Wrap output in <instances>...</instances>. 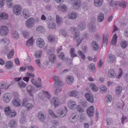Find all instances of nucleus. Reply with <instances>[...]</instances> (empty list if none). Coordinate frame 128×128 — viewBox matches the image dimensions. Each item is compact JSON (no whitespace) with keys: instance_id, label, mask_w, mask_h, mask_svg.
Listing matches in <instances>:
<instances>
[{"instance_id":"nucleus-12","label":"nucleus","mask_w":128,"mask_h":128,"mask_svg":"<svg viewBox=\"0 0 128 128\" xmlns=\"http://www.w3.org/2000/svg\"><path fill=\"white\" fill-rule=\"evenodd\" d=\"M36 42L38 46L40 48H42L44 46V40L42 38H38Z\"/></svg>"},{"instance_id":"nucleus-14","label":"nucleus","mask_w":128,"mask_h":128,"mask_svg":"<svg viewBox=\"0 0 128 128\" xmlns=\"http://www.w3.org/2000/svg\"><path fill=\"white\" fill-rule=\"evenodd\" d=\"M9 85L4 82H2L0 84V95L1 93L2 90H6L10 86Z\"/></svg>"},{"instance_id":"nucleus-46","label":"nucleus","mask_w":128,"mask_h":128,"mask_svg":"<svg viewBox=\"0 0 128 128\" xmlns=\"http://www.w3.org/2000/svg\"><path fill=\"white\" fill-rule=\"evenodd\" d=\"M42 52L41 50L36 51L34 55L35 58H40L42 55Z\"/></svg>"},{"instance_id":"nucleus-49","label":"nucleus","mask_w":128,"mask_h":128,"mask_svg":"<svg viewBox=\"0 0 128 128\" xmlns=\"http://www.w3.org/2000/svg\"><path fill=\"white\" fill-rule=\"evenodd\" d=\"M6 4L8 8H10L12 7L13 4L12 2V0H6Z\"/></svg>"},{"instance_id":"nucleus-59","label":"nucleus","mask_w":128,"mask_h":128,"mask_svg":"<svg viewBox=\"0 0 128 128\" xmlns=\"http://www.w3.org/2000/svg\"><path fill=\"white\" fill-rule=\"evenodd\" d=\"M59 58L62 60H64L65 58L64 55L62 52H60L58 56Z\"/></svg>"},{"instance_id":"nucleus-24","label":"nucleus","mask_w":128,"mask_h":128,"mask_svg":"<svg viewBox=\"0 0 128 128\" xmlns=\"http://www.w3.org/2000/svg\"><path fill=\"white\" fill-rule=\"evenodd\" d=\"M103 0H94V4L97 7H101L103 3Z\"/></svg>"},{"instance_id":"nucleus-25","label":"nucleus","mask_w":128,"mask_h":128,"mask_svg":"<svg viewBox=\"0 0 128 128\" xmlns=\"http://www.w3.org/2000/svg\"><path fill=\"white\" fill-rule=\"evenodd\" d=\"M9 42L8 39L5 37L0 40V43L2 45H8Z\"/></svg>"},{"instance_id":"nucleus-51","label":"nucleus","mask_w":128,"mask_h":128,"mask_svg":"<svg viewBox=\"0 0 128 128\" xmlns=\"http://www.w3.org/2000/svg\"><path fill=\"white\" fill-rule=\"evenodd\" d=\"M78 94V92L75 90L72 91L68 94V95L71 96L76 97Z\"/></svg>"},{"instance_id":"nucleus-53","label":"nucleus","mask_w":128,"mask_h":128,"mask_svg":"<svg viewBox=\"0 0 128 128\" xmlns=\"http://www.w3.org/2000/svg\"><path fill=\"white\" fill-rule=\"evenodd\" d=\"M89 69L91 72H93L95 70V67L94 64H90L89 66Z\"/></svg>"},{"instance_id":"nucleus-26","label":"nucleus","mask_w":128,"mask_h":128,"mask_svg":"<svg viewBox=\"0 0 128 128\" xmlns=\"http://www.w3.org/2000/svg\"><path fill=\"white\" fill-rule=\"evenodd\" d=\"M27 90L30 95L32 96H33L32 94L34 92V88L31 85H29L27 87Z\"/></svg>"},{"instance_id":"nucleus-43","label":"nucleus","mask_w":128,"mask_h":128,"mask_svg":"<svg viewBox=\"0 0 128 128\" xmlns=\"http://www.w3.org/2000/svg\"><path fill=\"white\" fill-rule=\"evenodd\" d=\"M127 42L124 40H122L120 43V45L122 48H125L128 46Z\"/></svg>"},{"instance_id":"nucleus-3","label":"nucleus","mask_w":128,"mask_h":128,"mask_svg":"<svg viewBox=\"0 0 128 128\" xmlns=\"http://www.w3.org/2000/svg\"><path fill=\"white\" fill-rule=\"evenodd\" d=\"M109 3L110 5L111 6H118L123 8H124L127 5V2H126L122 1L121 2L119 1H116L114 2L113 0H108Z\"/></svg>"},{"instance_id":"nucleus-29","label":"nucleus","mask_w":128,"mask_h":128,"mask_svg":"<svg viewBox=\"0 0 128 128\" xmlns=\"http://www.w3.org/2000/svg\"><path fill=\"white\" fill-rule=\"evenodd\" d=\"M8 14L5 12H0V20L6 19L8 18Z\"/></svg>"},{"instance_id":"nucleus-38","label":"nucleus","mask_w":128,"mask_h":128,"mask_svg":"<svg viewBox=\"0 0 128 128\" xmlns=\"http://www.w3.org/2000/svg\"><path fill=\"white\" fill-rule=\"evenodd\" d=\"M31 82L37 88H39L42 86V84L40 83L38 84L36 81L35 80L34 78H32L31 80Z\"/></svg>"},{"instance_id":"nucleus-64","label":"nucleus","mask_w":128,"mask_h":128,"mask_svg":"<svg viewBox=\"0 0 128 128\" xmlns=\"http://www.w3.org/2000/svg\"><path fill=\"white\" fill-rule=\"evenodd\" d=\"M54 38V37L52 35H50L48 37V40L49 42H53Z\"/></svg>"},{"instance_id":"nucleus-62","label":"nucleus","mask_w":128,"mask_h":128,"mask_svg":"<svg viewBox=\"0 0 128 128\" xmlns=\"http://www.w3.org/2000/svg\"><path fill=\"white\" fill-rule=\"evenodd\" d=\"M77 110L79 112L81 113L83 112L84 110L81 106L78 105L77 106Z\"/></svg>"},{"instance_id":"nucleus-56","label":"nucleus","mask_w":128,"mask_h":128,"mask_svg":"<svg viewBox=\"0 0 128 128\" xmlns=\"http://www.w3.org/2000/svg\"><path fill=\"white\" fill-rule=\"evenodd\" d=\"M81 103L82 105L84 107H86L87 106V101L84 99H82L81 100Z\"/></svg>"},{"instance_id":"nucleus-32","label":"nucleus","mask_w":128,"mask_h":128,"mask_svg":"<svg viewBox=\"0 0 128 128\" xmlns=\"http://www.w3.org/2000/svg\"><path fill=\"white\" fill-rule=\"evenodd\" d=\"M104 14L102 12H99L97 16V20L99 22H102L104 20Z\"/></svg>"},{"instance_id":"nucleus-60","label":"nucleus","mask_w":128,"mask_h":128,"mask_svg":"<svg viewBox=\"0 0 128 128\" xmlns=\"http://www.w3.org/2000/svg\"><path fill=\"white\" fill-rule=\"evenodd\" d=\"M10 49L9 48L6 46H5L3 49L2 52L6 54L7 53L10 51Z\"/></svg>"},{"instance_id":"nucleus-21","label":"nucleus","mask_w":128,"mask_h":128,"mask_svg":"<svg viewBox=\"0 0 128 128\" xmlns=\"http://www.w3.org/2000/svg\"><path fill=\"white\" fill-rule=\"evenodd\" d=\"M109 36L108 33H107L105 35L104 34L103 36L102 42L104 46H106L108 43V38Z\"/></svg>"},{"instance_id":"nucleus-40","label":"nucleus","mask_w":128,"mask_h":128,"mask_svg":"<svg viewBox=\"0 0 128 128\" xmlns=\"http://www.w3.org/2000/svg\"><path fill=\"white\" fill-rule=\"evenodd\" d=\"M78 26L81 30H82L86 28V24L84 22H80L79 23Z\"/></svg>"},{"instance_id":"nucleus-41","label":"nucleus","mask_w":128,"mask_h":128,"mask_svg":"<svg viewBox=\"0 0 128 128\" xmlns=\"http://www.w3.org/2000/svg\"><path fill=\"white\" fill-rule=\"evenodd\" d=\"M77 28L73 26L71 27L70 29V30L71 32L72 33L74 34V36H74L76 35V33H79V32L76 31V30Z\"/></svg>"},{"instance_id":"nucleus-27","label":"nucleus","mask_w":128,"mask_h":128,"mask_svg":"<svg viewBox=\"0 0 128 128\" xmlns=\"http://www.w3.org/2000/svg\"><path fill=\"white\" fill-rule=\"evenodd\" d=\"M13 65V62L12 61L9 60L6 62L5 66L6 69L9 70L12 67Z\"/></svg>"},{"instance_id":"nucleus-48","label":"nucleus","mask_w":128,"mask_h":128,"mask_svg":"<svg viewBox=\"0 0 128 128\" xmlns=\"http://www.w3.org/2000/svg\"><path fill=\"white\" fill-rule=\"evenodd\" d=\"M7 116H9L11 112V109L10 107L6 108L4 110Z\"/></svg>"},{"instance_id":"nucleus-36","label":"nucleus","mask_w":128,"mask_h":128,"mask_svg":"<svg viewBox=\"0 0 128 128\" xmlns=\"http://www.w3.org/2000/svg\"><path fill=\"white\" fill-rule=\"evenodd\" d=\"M75 49L73 48H71L70 50V54L71 57L72 58V59H70L71 60H73V58L77 56V55H76L75 53Z\"/></svg>"},{"instance_id":"nucleus-9","label":"nucleus","mask_w":128,"mask_h":128,"mask_svg":"<svg viewBox=\"0 0 128 128\" xmlns=\"http://www.w3.org/2000/svg\"><path fill=\"white\" fill-rule=\"evenodd\" d=\"M78 118V115L77 112H75L72 114L69 118V121L71 122H76Z\"/></svg>"},{"instance_id":"nucleus-11","label":"nucleus","mask_w":128,"mask_h":128,"mask_svg":"<svg viewBox=\"0 0 128 128\" xmlns=\"http://www.w3.org/2000/svg\"><path fill=\"white\" fill-rule=\"evenodd\" d=\"M12 98V95L10 93H6L3 96V100L5 103H7L9 102Z\"/></svg>"},{"instance_id":"nucleus-39","label":"nucleus","mask_w":128,"mask_h":128,"mask_svg":"<svg viewBox=\"0 0 128 128\" xmlns=\"http://www.w3.org/2000/svg\"><path fill=\"white\" fill-rule=\"evenodd\" d=\"M66 81L68 83L70 84H72L74 81V78L72 76H68L66 77Z\"/></svg>"},{"instance_id":"nucleus-30","label":"nucleus","mask_w":128,"mask_h":128,"mask_svg":"<svg viewBox=\"0 0 128 128\" xmlns=\"http://www.w3.org/2000/svg\"><path fill=\"white\" fill-rule=\"evenodd\" d=\"M33 105L30 103H25L24 102V107L26 111H29L33 107Z\"/></svg>"},{"instance_id":"nucleus-54","label":"nucleus","mask_w":128,"mask_h":128,"mask_svg":"<svg viewBox=\"0 0 128 128\" xmlns=\"http://www.w3.org/2000/svg\"><path fill=\"white\" fill-rule=\"evenodd\" d=\"M56 20L57 24L60 26L62 22V20L61 18L58 15L56 16Z\"/></svg>"},{"instance_id":"nucleus-33","label":"nucleus","mask_w":128,"mask_h":128,"mask_svg":"<svg viewBox=\"0 0 128 128\" xmlns=\"http://www.w3.org/2000/svg\"><path fill=\"white\" fill-rule=\"evenodd\" d=\"M78 16L76 12L70 13L69 14L68 18L70 19H74L76 18Z\"/></svg>"},{"instance_id":"nucleus-58","label":"nucleus","mask_w":128,"mask_h":128,"mask_svg":"<svg viewBox=\"0 0 128 128\" xmlns=\"http://www.w3.org/2000/svg\"><path fill=\"white\" fill-rule=\"evenodd\" d=\"M78 53L81 56L82 59L84 60L86 59L85 55L81 51L79 50L78 52Z\"/></svg>"},{"instance_id":"nucleus-6","label":"nucleus","mask_w":128,"mask_h":128,"mask_svg":"<svg viewBox=\"0 0 128 128\" xmlns=\"http://www.w3.org/2000/svg\"><path fill=\"white\" fill-rule=\"evenodd\" d=\"M35 22L34 19L33 18H30L27 20L26 22V26L28 28H32L34 26Z\"/></svg>"},{"instance_id":"nucleus-4","label":"nucleus","mask_w":128,"mask_h":128,"mask_svg":"<svg viewBox=\"0 0 128 128\" xmlns=\"http://www.w3.org/2000/svg\"><path fill=\"white\" fill-rule=\"evenodd\" d=\"M23 102L21 100L18 98H15L12 100V105L15 107H18L20 106L22 104L23 105L24 104V99L23 100Z\"/></svg>"},{"instance_id":"nucleus-34","label":"nucleus","mask_w":128,"mask_h":128,"mask_svg":"<svg viewBox=\"0 0 128 128\" xmlns=\"http://www.w3.org/2000/svg\"><path fill=\"white\" fill-rule=\"evenodd\" d=\"M108 76L111 78H114L115 76L114 70L112 69H110L108 72Z\"/></svg>"},{"instance_id":"nucleus-37","label":"nucleus","mask_w":128,"mask_h":128,"mask_svg":"<svg viewBox=\"0 0 128 128\" xmlns=\"http://www.w3.org/2000/svg\"><path fill=\"white\" fill-rule=\"evenodd\" d=\"M34 40L33 39V37H32L30 39L26 42V45L28 46H30L32 45Z\"/></svg>"},{"instance_id":"nucleus-18","label":"nucleus","mask_w":128,"mask_h":128,"mask_svg":"<svg viewBox=\"0 0 128 128\" xmlns=\"http://www.w3.org/2000/svg\"><path fill=\"white\" fill-rule=\"evenodd\" d=\"M91 47L92 50L94 51H96L98 49L100 46L98 42L95 41H94L91 43Z\"/></svg>"},{"instance_id":"nucleus-28","label":"nucleus","mask_w":128,"mask_h":128,"mask_svg":"<svg viewBox=\"0 0 128 128\" xmlns=\"http://www.w3.org/2000/svg\"><path fill=\"white\" fill-rule=\"evenodd\" d=\"M51 100L55 108L58 107L59 106V100L57 98L55 97H53L52 98Z\"/></svg>"},{"instance_id":"nucleus-17","label":"nucleus","mask_w":128,"mask_h":128,"mask_svg":"<svg viewBox=\"0 0 128 128\" xmlns=\"http://www.w3.org/2000/svg\"><path fill=\"white\" fill-rule=\"evenodd\" d=\"M81 6V2L80 0H74L73 4V7L75 10H78Z\"/></svg>"},{"instance_id":"nucleus-44","label":"nucleus","mask_w":128,"mask_h":128,"mask_svg":"<svg viewBox=\"0 0 128 128\" xmlns=\"http://www.w3.org/2000/svg\"><path fill=\"white\" fill-rule=\"evenodd\" d=\"M117 37L116 35V34H115L113 37L111 42V44L112 45H116L117 41Z\"/></svg>"},{"instance_id":"nucleus-45","label":"nucleus","mask_w":128,"mask_h":128,"mask_svg":"<svg viewBox=\"0 0 128 128\" xmlns=\"http://www.w3.org/2000/svg\"><path fill=\"white\" fill-rule=\"evenodd\" d=\"M122 90V87L121 86L117 87L116 89V94H120Z\"/></svg>"},{"instance_id":"nucleus-57","label":"nucleus","mask_w":128,"mask_h":128,"mask_svg":"<svg viewBox=\"0 0 128 128\" xmlns=\"http://www.w3.org/2000/svg\"><path fill=\"white\" fill-rule=\"evenodd\" d=\"M17 114V113L14 110H13L10 113V114L9 116H10L12 117H14Z\"/></svg>"},{"instance_id":"nucleus-55","label":"nucleus","mask_w":128,"mask_h":128,"mask_svg":"<svg viewBox=\"0 0 128 128\" xmlns=\"http://www.w3.org/2000/svg\"><path fill=\"white\" fill-rule=\"evenodd\" d=\"M106 103H108V102H110L112 100V96L110 94H108L106 96Z\"/></svg>"},{"instance_id":"nucleus-50","label":"nucleus","mask_w":128,"mask_h":128,"mask_svg":"<svg viewBox=\"0 0 128 128\" xmlns=\"http://www.w3.org/2000/svg\"><path fill=\"white\" fill-rule=\"evenodd\" d=\"M100 88L102 92L104 93L105 92L107 91V89L106 86L104 85H102L100 87Z\"/></svg>"},{"instance_id":"nucleus-20","label":"nucleus","mask_w":128,"mask_h":128,"mask_svg":"<svg viewBox=\"0 0 128 128\" xmlns=\"http://www.w3.org/2000/svg\"><path fill=\"white\" fill-rule=\"evenodd\" d=\"M38 116V119L42 122L44 121L46 118V115L42 112H39Z\"/></svg>"},{"instance_id":"nucleus-35","label":"nucleus","mask_w":128,"mask_h":128,"mask_svg":"<svg viewBox=\"0 0 128 128\" xmlns=\"http://www.w3.org/2000/svg\"><path fill=\"white\" fill-rule=\"evenodd\" d=\"M56 56L54 54L51 55L49 57V60L52 63H54L56 60Z\"/></svg>"},{"instance_id":"nucleus-47","label":"nucleus","mask_w":128,"mask_h":128,"mask_svg":"<svg viewBox=\"0 0 128 128\" xmlns=\"http://www.w3.org/2000/svg\"><path fill=\"white\" fill-rule=\"evenodd\" d=\"M14 49H12L9 52V54L7 55V57L9 59L11 58L12 57L14 56Z\"/></svg>"},{"instance_id":"nucleus-2","label":"nucleus","mask_w":128,"mask_h":128,"mask_svg":"<svg viewBox=\"0 0 128 128\" xmlns=\"http://www.w3.org/2000/svg\"><path fill=\"white\" fill-rule=\"evenodd\" d=\"M76 35L73 38L74 40L76 41L77 43V46H78L82 43V40L85 38L87 37L88 35L86 34H83L81 37H80L79 33H76Z\"/></svg>"},{"instance_id":"nucleus-1","label":"nucleus","mask_w":128,"mask_h":128,"mask_svg":"<svg viewBox=\"0 0 128 128\" xmlns=\"http://www.w3.org/2000/svg\"><path fill=\"white\" fill-rule=\"evenodd\" d=\"M53 78L55 81V84L54 86L55 88H57L54 91V93L57 94L62 91V89L60 88V86L63 85L62 82L61 80L59 77L54 76H53Z\"/></svg>"},{"instance_id":"nucleus-5","label":"nucleus","mask_w":128,"mask_h":128,"mask_svg":"<svg viewBox=\"0 0 128 128\" xmlns=\"http://www.w3.org/2000/svg\"><path fill=\"white\" fill-rule=\"evenodd\" d=\"M8 32V30L6 26H0V36H6Z\"/></svg>"},{"instance_id":"nucleus-19","label":"nucleus","mask_w":128,"mask_h":128,"mask_svg":"<svg viewBox=\"0 0 128 128\" xmlns=\"http://www.w3.org/2000/svg\"><path fill=\"white\" fill-rule=\"evenodd\" d=\"M20 127L21 128H24V114L21 112L20 120Z\"/></svg>"},{"instance_id":"nucleus-13","label":"nucleus","mask_w":128,"mask_h":128,"mask_svg":"<svg viewBox=\"0 0 128 128\" xmlns=\"http://www.w3.org/2000/svg\"><path fill=\"white\" fill-rule=\"evenodd\" d=\"M89 30L91 32H93L96 31V25L94 21H92L89 24Z\"/></svg>"},{"instance_id":"nucleus-16","label":"nucleus","mask_w":128,"mask_h":128,"mask_svg":"<svg viewBox=\"0 0 128 128\" xmlns=\"http://www.w3.org/2000/svg\"><path fill=\"white\" fill-rule=\"evenodd\" d=\"M116 58L112 54H110L108 56L107 60L109 63H112L115 61Z\"/></svg>"},{"instance_id":"nucleus-31","label":"nucleus","mask_w":128,"mask_h":128,"mask_svg":"<svg viewBox=\"0 0 128 128\" xmlns=\"http://www.w3.org/2000/svg\"><path fill=\"white\" fill-rule=\"evenodd\" d=\"M11 36L17 40L19 38L20 34L18 31H14L12 32Z\"/></svg>"},{"instance_id":"nucleus-10","label":"nucleus","mask_w":128,"mask_h":128,"mask_svg":"<svg viewBox=\"0 0 128 128\" xmlns=\"http://www.w3.org/2000/svg\"><path fill=\"white\" fill-rule=\"evenodd\" d=\"M68 108L72 110H74L77 107L76 102L72 100H70L68 101Z\"/></svg>"},{"instance_id":"nucleus-22","label":"nucleus","mask_w":128,"mask_h":128,"mask_svg":"<svg viewBox=\"0 0 128 128\" xmlns=\"http://www.w3.org/2000/svg\"><path fill=\"white\" fill-rule=\"evenodd\" d=\"M94 107L91 106L87 110V114L90 116H92L94 114Z\"/></svg>"},{"instance_id":"nucleus-8","label":"nucleus","mask_w":128,"mask_h":128,"mask_svg":"<svg viewBox=\"0 0 128 128\" xmlns=\"http://www.w3.org/2000/svg\"><path fill=\"white\" fill-rule=\"evenodd\" d=\"M66 110L63 108H60L56 111L58 116L62 118L64 117L66 114Z\"/></svg>"},{"instance_id":"nucleus-7","label":"nucleus","mask_w":128,"mask_h":128,"mask_svg":"<svg viewBox=\"0 0 128 128\" xmlns=\"http://www.w3.org/2000/svg\"><path fill=\"white\" fill-rule=\"evenodd\" d=\"M13 12L16 15H18L20 14L22 11V7L19 5L16 4L13 8Z\"/></svg>"},{"instance_id":"nucleus-61","label":"nucleus","mask_w":128,"mask_h":128,"mask_svg":"<svg viewBox=\"0 0 128 128\" xmlns=\"http://www.w3.org/2000/svg\"><path fill=\"white\" fill-rule=\"evenodd\" d=\"M48 112L50 115H51L52 116L53 118H56L57 117V116L54 114L52 110H50L48 111Z\"/></svg>"},{"instance_id":"nucleus-23","label":"nucleus","mask_w":128,"mask_h":128,"mask_svg":"<svg viewBox=\"0 0 128 128\" xmlns=\"http://www.w3.org/2000/svg\"><path fill=\"white\" fill-rule=\"evenodd\" d=\"M85 96L87 100L92 103L94 102L93 96L90 94L89 93H86L85 94Z\"/></svg>"},{"instance_id":"nucleus-15","label":"nucleus","mask_w":128,"mask_h":128,"mask_svg":"<svg viewBox=\"0 0 128 128\" xmlns=\"http://www.w3.org/2000/svg\"><path fill=\"white\" fill-rule=\"evenodd\" d=\"M17 124V121L15 120H12L10 121L8 124V126L10 128H15Z\"/></svg>"},{"instance_id":"nucleus-63","label":"nucleus","mask_w":128,"mask_h":128,"mask_svg":"<svg viewBox=\"0 0 128 128\" xmlns=\"http://www.w3.org/2000/svg\"><path fill=\"white\" fill-rule=\"evenodd\" d=\"M36 29L38 31L42 32L44 30V28L42 26H37Z\"/></svg>"},{"instance_id":"nucleus-52","label":"nucleus","mask_w":128,"mask_h":128,"mask_svg":"<svg viewBox=\"0 0 128 128\" xmlns=\"http://www.w3.org/2000/svg\"><path fill=\"white\" fill-rule=\"evenodd\" d=\"M18 85L22 90H23L24 88V82L23 81H22L19 82L18 84Z\"/></svg>"},{"instance_id":"nucleus-42","label":"nucleus","mask_w":128,"mask_h":128,"mask_svg":"<svg viewBox=\"0 0 128 128\" xmlns=\"http://www.w3.org/2000/svg\"><path fill=\"white\" fill-rule=\"evenodd\" d=\"M90 87L94 92H97L98 90V88L96 85L94 83H91L90 85Z\"/></svg>"}]
</instances>
